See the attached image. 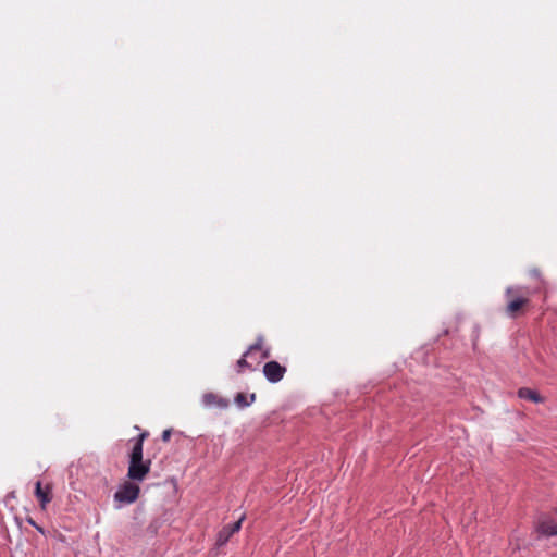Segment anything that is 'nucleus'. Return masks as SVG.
Wrapping results in <instances>:
<instances>
[{
	"label": "nucleus",
	"mask_w": 557,
	"mask_h": 557,
	"mask_svg": "<svg viewBox=\"0 0 557 557\" xmlns=\"http://www.w3.org/2000/svg\"><path fill=\"white\" fill-rule=\"evenodd\" d=\"M148 436L149 433L144 431L128 441L132 448L128 454L127 478L131 481L143 482L150 472L151 460H144L143 458L144 442Z\"/></svg>",
	"instance_id": "1"
},
{
	"label": "nucleus",
	"mask_w": 557,
	"mask_h": 557,
	"mask_svg": "<svg viewBox=\"0 0 557 557\" xmlns=\"http://www.w3.org/2000/svg\"><path fill=\"white\" fill-rule=\"evenodd\" d=\"M202 403L207 407L216 406L219 408H226L228 405V401L226 399H223L213 393L205 394L202 396Z\"/></svg>",
	"instance_id": "10"
},
{
	"label": "nucleus",
	"mask_w": 557,
	"mask_h": 557,
	"mask_svg": "<svg viewBox=\"0 0 557 557\" xmlns=\"http://www.w3.org/2000/svg\"><path fill=\"white\" fill-rule=\"evenodd\" d=\"M534 294L525 286H508L505 290L507 306L505 312L510 318H517L530 306V296Z\"/></svg>",
	"instance_id": "2"
},
{
	"label": "nucleus",
	"mask_w": 557,
	"mask_h": 557,
	"mask_svg": "<svg viewBox=\"0 0 557 557\" xmlns=\"http://www.w3.org/2000/svg\"><path fill=\"white\" fill-rule=\"evenodd\" d=\"M286 371V367L280 364L277 361H268L263 366V374L270 383L280 382L284 377Z\"/></svg>",
	"instance_id": "5"
},
{
	"label": "nucleus",
	"mask_w": 557,
	"mask_h": 557,
	"mask_svg": "<svg viewBox=\"0 0 557 557\" xmlns=\"http://www.w3.org/2000/svg\"><path fill=\"white\" fill-rule=\"evenodd\" d=\"M244 519L245 515H243L236 522L223 527L218 533L216 544L219 546L225 545L230 539L240 530Z\"/></svg>",
	"instance_id": "6"
},
{
	"label": "nucleus",
	"mask_w": 557,
	"mask_h": 557,
	"mask_svg": "<svg viewBox=\"0 0 557 557\" xmlns=\"http://www.w3.org/2000/svg\"><path fill=\"white\" fill-rule=\"evenodd\" d=\"M536 530L544 536L557 535V524L550 519H542L539 521Z\"/></svg>",
	"instance_id": "8"
},
{
	"label": "nucleus",
	"mask_w": 557,
	"mask_h": 557,
	"mask_svg": "<svg viewBox=\"0 0 557 557\" xmlns=\"http://www.w3.org/2000/svg\"><path fill=\"white\" fill-rule=\"evenodd\" d=\"M35 495L40 503V507L45 509L47 505L52 500V487L49 484L42 486L41 482L37 481L35 486Z\"/></svg>",
	"instance_id": "7"
},
{
	"label": "nucleus",
	"mask_w": 557,
	"mask_h": 557,
	"mask_svg": "<svg viewBox=\"0 0 557 557\" xmlns=\"http://www.w3.org/2000/svg\"><path fill=\"white\" fill-rule=\"evenodd\" d=\"M28 522L35 527L40 533H44V529L41 527H39L37 523H35L34 520L29 519Z\"/></svg>",
	"instance_id": "15"
},
{
	"label": "nucleus",
	"mask_w": 557,
	"mask_h": 557,
	"mask_svg": "<svg viewBox=\"0 0 557 557\" xmlns=\"http://www.w3.org/2000/svg\"><path fill=\"white\" fill-rule=\"evenodd\" d=\"M256 399V395L255 394H250L249 395V400H248V397L243 394V393H237L235 398H234V401L235 404L240 407V408H244V407H247L249 406L250 404H252Z\"/></svg>",
	"instance_id": "13"
},
{
	"label": "nucleus",
	"mask_w": 557,
	"mask_h": 557,
	"mask_svg": "<svg viewBox=\"0 0 557 557\" xmlns=\"http://www.w3.org/2000/svg\"><path fill=\"white\" fill-rule=\"evenodd\" d=\"M140 493V487L136 481L129 479L119 485L117 491L114 493V500L121 505H128L135 503Z\"/></svg>",
	"instance_id": "3"
},
{
	"label": "nucleus",
	"mask_w": 557,
	"mask_h": 557,
	"mask_svg": "<svg viewBox=\"0 0 557 557\" xmlns=\"http://www.w3.org/2000/svg\"><path fill=\"white\" fill-rule=\"evenodd\" d=\"M171 434H172L171 430H169V429H168V430H164V431L162 432V435H161L162 441H164V442L170 441V438H171Z\"/></svg>",
	"instance_id": "14"
},
{
	"label": "nucleus",
	"mask_w": 557,
	"mask_h": 557,
	"mask_svg": "<svg viewBox=\"0 0 557 557\" xmlns=\"http://www.w3.org/2000/svg\"><path fill=\"white\" fill-rule=\"evenodd\" d=\"M518 397L535 404L544 403V398L535 391L528 387L518 389Z\"/></svg>",
	"instance_id": "9"
},
{
	"label": "nucleus",
	"mask_w": 557,
	"mask_h": 557,
	"mask_svg": "<svg viewBox=\"0 0 557 557\" xmlns=\"http://www.w3.org/2000/svg\"><path fill=\"white\" fill-rule=\"evenodd\" d=\"M261 341L255 342L252 345L248 347V349L243 354L242 358L237 360L235 370L236 373L242 374L246 370L255 371L256 367L248 360V358H252L253 354L261 347Z\"/></svg>",
	"instance_id": "4"
},
{
	"label": "nucleus",
	"mask_w": 557,
	"mask_h": 557,
	"mask_svg": "<svg viewBox=\"0 0 557 557\" xmlns=\"http://www.w3.org/2000/svg\"><path fill=\"white\" fill-rule=\"evenodd\" d=\"M258 357H259V351H256V352L253 354V357H252V358H248V359H249V360H250V362H252V364H253V363H255V360H256V359H258Z\"/></svg>",
	"instance_id": "16"
},
{
	"label": "nucleus",
	"mask_w": 557,
	"mask_h": 557,
	"mask_svg": "<svg viewBox=\"0 0 557 557\" xmlns=\"http://www.w3.org/2000/svg\"><path fill=\"white\" fill-rule=\"evenodd\" d=\"M259 341H261V343H260L261 347L259 349H257V351H259V357H258V359L255 360L256 366H258L262 360L270 358V356H271V349H270V347H267L264 345V337L262 335H259L257 337L256 342H259Z\"/></svg>",
	"instance_id": "12"
},
{
	"label": "nucleus",
	"mask_w": 557,
	"mask_h": 557,
	"mask_svg": "<svg viewBox=\"0 0 557 557\" xmlns=\"http://www.w3.org/2000/svg\"><path fill=\"white\" fill-rule=\"evenodd\" d=\"M530 275L537 282L536 286L531 290L533 293H545L547 290V282L543 277L541 271L534 268L530 270Z\"/></svg>",
	"instance_id": "11"
}]
</instances>
